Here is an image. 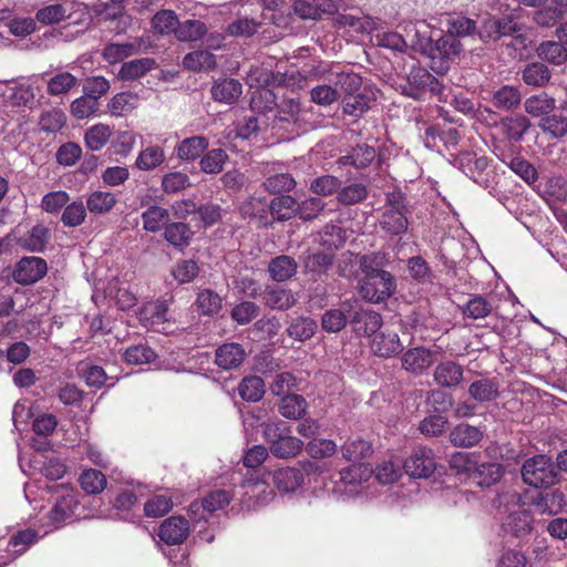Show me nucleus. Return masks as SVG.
Here are the masks:
<instances>
[{
    "instance_id": "nucleus-9",
    "label": "nucleus",
    "mask_w": 567,
    "mask_h": 567,
    "mask_svg": "<svg viewBox=\"0 0 567 567\" xmlns=\"http://www.w3.org/2000/svg\"><path fill=\"white\" fill-rule=\"evenodd\" d=\"M157 535L168 546L183 544L189 535V522L182 516H171L161 524Z\"/></svg>"
},
{
    "instance_id": "nucleus-34",
    "label": "nucleus",
    "mask_w": 567,
    "mask_h": 567,
    "mask_svg": "<svg viewBox=\"0 0 567 567\" xmlns=\"http://www.w3.org/2000/svg\"><path fill=\"white\" fill-rule=\"evenodd\" d=\"M155 68L156 62L151 58L131 60L121 65L118 78L123 81L137 80Z\"/></svg>"
},
{
    "instance_id": "nucleus-42",
    "label": "nucleus",
    "mask_w": 567,
    "mask_h": 567,
    "mask_svg": "<svg viewBox=\"0 0 567 567\" xmlns=\"http://www.w3.org/2000/svg\"><path fill=\"white\" fill-rule=\"evenodd\" d=\"M183 65L190 71H208L216 68V56L207 50H197L187 53L183 59Z\"/></svg>"
},
{
    "instance_id": "nucleus-50",
    "label": "nucleus",
    "mask_w": 567,
    "mask_h": 567,
    "mask_svg": "<svg viewBox=\"0 0 567 567\" xmlns=\"http://www.w3.org/2000/svg\"><path fill=\"white\" fill-rule=\"evenodd\" d=\"M78 84V79L70 72H60L52 76L47 84V93L60 96L69 93Z\"/></svg>"
},
{
    "instance_id": "nucleus-53",
    "label": "nucleus",
    "mask_w": 567,
    "mask_h": 567,
    "mask_svg": "<svg viewBox=\"0 0 567 567\" xmlns=\"http://www.w3.org/2000/svg\"><path fill=\"white\" fill-rule=\"evenodd\" d=\"M368 188L361 183H353L344 187H340L337 194L338 202L343 206H351L362 203L368 197Z\"/></svg>"
},
{
    "instance_id": "nucleus-54",
    "label": "nucleus",
    "mask_w": 567,
    "mask_h": 567,
    "mask_svg": "<svg viewBox=\"0 0 567 567\" xmlns=\"http://www.w3.org/2000/svg\"><path fill=\"white\" fill-rule=\"evenodd\" d=\"M565 504L564 494L559 491L540 494L535 502V507L540 514L555 515L559 513Z\"/></svg>"
},
{
    "instance_id": "nucleus-56",
    "label": "nucleus",
    "mask_w": 567,
    "mask_h": 567,
    "mask_svg": "<svg viewBox=\"0 0 567 567\" xmlns=\"http://www.w3.org/2000/svg\"><path fill=\"white\" fill-rule=\"evenodd\" d=\"M504 474L503 467L498 463H483L474 472V478L481 486H492L497 483Z\"/></svg>"
},
{
    "instance_id": "nucleus-13",
    "label": "nucleus",
    "mask_w": 567,
    "mask_h": 567,
    "mask_svg": "<svg viewBox=\"0 0 567 567\" xmlns=\"http://www.w3.org/2000/svg\"><path fill=\"white\" fill-rule=\"evenodd\" d=\"M258 3L259 12L268 14L267 22L278 27L288 28L292 23L290 8H285V0H255Z\"/></svg>"
},
{
    "instance_id": "nucleus-44",
    "label": "nucleus",
    "mask_w": 567,
    "mask_h": 567,
    "mask_svg": "<svg viewBox=\"0 0 567 567\" xmlns=\"http://www.w3.org/2000/svg\"><path fill=\"white\" fill-rule=\"evenodd\" d=\"M551 78L549 69L542 62L528 63L523 72L522 79L527 85L544 86Z\"/></svg>"
},
{
    "instance_id": "nucleus-15",
    "label": "nucleus",
    "mask_w": 567,
    "mask_h": 567,
    "mask_svg": "<svg viewBox=\"0 0 567 567\" xmlns=\"http://www.w3.org/2000/svg\"><path fill=\"white\" fill-rule=\"evenodd\" d=\"M350 323L357 333L370 337L378 333L383 320L377 311L360 309L350 313Z\"/></svg>"
},
{
    "instance_id": "nucleus-52",
    "label": "nucleus",
    "mask_w": 567,
    "mask_h": 567,
    "mask_svg": "<svg viewBox=\"0 0 567 567\" xmlns=\"http://www.w3.org/2000/svg\"><path fill=\"white\" fill-rule=\"evenodd\" d=\"M111 128L109 125L96 124L86 130L84 134V142L89 150L101 151L111 137Z\"/></svg>"
},
{
    "instance_id": "nucleus-59",
    "label": "nucleus",
    "mask_w": 567,
    "mask_h": 567,
    "mask_svg": "<svg viewBox=\"0 0 567 567\" xmlns=\"http://www.w3.org/2000/svg\"><path fill=\"white\" fill-rule=\"evenodd\" d=\"M446 28V31L456 39L473 35L477 30L476 21L464 16L451 17Z\"/></svg>"
},
{
    "instance_id": "nucleus-5",
    "label": "nucleus",
    "mask_w": 567,
    "mask_h": 567,
    "mask_svg": "<svg viewBox=\"0 0 567 567\" xmlns=\"http://www.w3.org/2000/svg\"><path fill=\"white\" fill-rule=\"evenodd\" d=\"M523 481L536 488H546L556 484L559 473L550 457L538 454L525 460L522 466Z\"/></svg>"
},
{
    "instance_id": "nucleus-62",
    "label": "nucleus",
    "mask_w": 567,
    "mask_h": 567,
    "mask_svg": "<svg viewBox=\"0 0 567 567\" xmlns=\"http://www.w3.org/2000/svg\"><path fill=\"white\" fill-rule=\"evenodd\" d=\"M162 190L165 194H176L190 186L189 176L183 172H169L162 177Z\"/></svg>"
},
{
    "instance_id": "nucleus-21",
    "label": "nucleus",
    "mask_w": 567,
    "mask_h": 567,
    "mask_svg": "<svg viewBox=\"0 0 567 567\" xmlns=\"http://www.w3.org/2000/svg\"><path fill=\"white\" fill-rule=\"evenodd\" d=\"M298 264L289 255H279L268 262V274L276 282H285L297 275Z\"/></svg>"
},
{
    "instance_id": "nucleus-6",
    "label": "nucleus",
    "mask_w": 567,
    "mask_h": 567,
    "mask_svg": "<svg viewBox=\"0 0 567 567\" xmlns=\"http://www.w3.org/2000/svg\"><path fill=\"white\" fill-rule=\"evenodd\" d=\"M403 468L411 477L427 478L436 470L435 455L431 449L417 446L404 460Z\"/></svg>"
},
{
    "instance_id": "nucleus-10",
    "label": "nucleus",
    "mask_w": 567,
    "mask_h": 567,
    "mask_svg": "<svg viewBox=\"0 0 567 567\" xmlns=\"http://www.w3.org/2000/svg\"><path fill=\"white\" fill-rule=\"evenodd\" d=\"M247 357L243 344L237 342H226L215 350V364L223 370H233L239 368Z\"/></svg>"
},
{
    "instance_id": "nucleus-40",
    "label": "nucleus",
    "mask_w": 567,
    "mask_h": 567,
    "mask_svg": "<svg viewBox=\"0 0 567 567\" xmlns=\"http://www.w3.org/2000/svg\"><path fill=\"white\" fill-rule=\"evenodd\" d=\"M239 396L247 402H258L265 394L264 380L258 375L245 377L238 384Z\"/></svg>"
},
{
    "instance_id": "nucleus-31",
    "label": "nucleus",
    "mask_w": 567,
    "mask_h": 567,
    "mask_svg": "<svg viewBox=\"0 0 567 567\" xmlns=\"http://www.w3.org/2000/svg\"><path fill=\"white\" fill-rule=\"evenodd\" d=\"M373 101L372 93L363 89L359 93L343 96L342 111L350 116L360 117L371 107Z\"/></svg>"
},
{
    "instance_id": "nucleus-51",
    "label": "nucleus",
    "mask_w": 567,
    "mask_h": 567,
    "mask_svg": "<svg viewBox=\"0 0 567 567\" xmlns=\"http://www.w3.org/2000/svg\"><path fill=\"white\" fill-rule=\"evenodd\" d=\"M228 154L223 148H213L206 152L199 162L200 169L206 174H218L224 169Z\"/></svg>"
},
{
    "instance_id": "nucleus-19",
    "label": "nucleus",
    "mask_w": 567,
    "mask_h": 567,
    "mask_svg": "<svg viewBox=\"0 0 567 567\" xmlns=\"http://www.w3.org/2000/svg\"><path fill=\"white\" fill-rule=\"evenodd\" d=\"M463 367L452 360L440 362L433 372L434 382L441 388H455L463 380Z\"/></svg>"
},
{
    "instance_id": "nucleus-33",
    "label": "nucleus",
    "mask_w": 567,
    "mask_h": 567,
    "mask_svg": "<svg viewBox=\"0 0 567 567\" xmlns=\"http://www.w3.org/2000/svg\"><path fill=\"white\" fill-rule=\"evenodd\" d=\"M208 138L202 135H195L183 140L176 147V154L179 159L195 161L203 156L208 148Z\"/></svg>"
},
{
    "instance_id": "nucleus-17",
    "label": "nucleus",
    "mask_w": 567,
    "mask_h": 567,
    "mask_svg": "<svg viewBox=\"0 0 567 567\" xmlns=\"http://www.w3.org/2000/svg\"><path fill=\"white\" fill-rule=\"evenodd\" d=\"M305 472L297 466H287L276 470L272 473V483L281 493L295 492L302 485Z\"/></svg>"
},
{
    "instance_id": "nucleus-35",
    "label": "nucleus",
    "mask_w": 567,
    "mask_h": 567,
    "mask_svg": "<svg viewBox=\"0 0 567 567\" xmlns=\"http://www.w3.org/2000/svg\"><path fill=\"white\" fill-rule=\"evenodd\" d=\"M117 204V197L112 192L94 190L86 198L87 210L94 215L110 213Z\"/></svg>"
},
{
    "instance_id": "nucleus-60",
    "label": "nucleus",
    "mask_w": 567,
    "mask_h": 567,
    "mask_svg": "<svg viewBox=\"0 0 567 567\" xmlns=\"http://www.w3.org/2000/svg\"><path fill=\"white\" fill-rule=\"evenodd\" d=\"M137 95L132 92H121L115 94L110 103L109 110L112 115L122 116L133 111L136 106Z\"/></svg>"
},
{
    "instance_id": "nucleus-64",
    "label": "nucleus",
    "mask_w": 567,
    "mask_h": 567,
    "mask_svg": "<svg viewBox=\"0 0 567 567\" xmlns=\"http://www.w3.org/2000/svg\"><path fill=\"white\" fill-rule=\"evenodd\" d=\"M350 321V315L347 316L343 309H329L321 317V327L327 332H339Z\"/></svg>"
},
{
    "instance_id": "nucleus-29",
    "label": "nucleus",
    "mask_w": 567,
    "mask_h": 567,
    "mask_svg": "<svg viewBox=\"0 0 567 567\" xmlns=\"http://www.w3.org/2000/svg\"><path fill=\"white\" fill-rule=\"evenodd\" d=\"M243 92L241 83L236 79H220L212 87V95L215 101L231 104L236 102Z\"/></svg>"
},
{
    "instance_id": "nucleus-37",
    "label": "nucleus",
    "mask_w": 567,
    "mask_h": 567,
    "mask_svg": "<svg viewBox=\"0 0 567 567\" xmlns=\"http://www.w3.org/2000/svg\"><path fill=\"white\" fill-rule=\"evenodd\" d=\"M522 101L520 91L512 85H503L493 93L492 104L499 110L509 111L519 106Z\"/></svg>"
},
{
    "instance_id": "nucleus-14",
    "label": "nucleus",
    "mask_w": 567,
    "mask_h": 567,
    "mask_svg": "<svg viewBox=\"0 0 567 567\" xmlns=\"http://www.w3.org/2000/svg\"><path fill=\"white\" fill-rule=\"evenodd\" d=\"M262 302L270 309L285 311L296 305L297 298L291 289L278 285H267L262 291Z\"/></svg>"
},
{
    "instance_id": "nucleus-1",
    "label": "nucleus",
    "mask_w": 567,
    "mask_h": 567,
    "mask_svg": "<svg viewBox=\"0 0 567 567\" xmlns=\"http://www.w3.org/2000/svg\"><path fill=\"white\" fill-rule=\"evenodd\" d=\"M384 205L378 219L381 231L389 238H402L409 230L408 196L400 188H393L384 194Z\"/></svg>"
},
{
    "instance_id": "nucleus-47",
    "label": "nucleus",
    "mask_w": 567,
    "mask_h": 567,
    "mask_svg": "<svg viewBox=\"0 0 567 567\" xmlns=\"http://www.w3.org/2000/svg\"><path fill=\"white\" fill-rule=\"evenodd\" d=\"M320 246L336 252L347 241L346 230L338 225H326L319 234Z\"/></svg>"
},
{
    "instance_id": "nucleus-26",
    "label": "nucleus",
    "mask_w": 567,
    "mask_h": 567,
    "mask_svg": "<svg viewBox=\"0 0 567 567\" xmlns=\"http://www.w3.org/2000/svg\"><path fill=\"white\" fill-rule=\"evenodd\" d=\"M298 202L290 195H279L268 204V215L276 221H287L297 216Z\"/></svg>"
},
{
    "instance_id": "nucleus-23",
    "label": "nucleus",
    "mask_w": 567,
    "mask_h": 567,
    "mask_svg": "<svg viewBox=\"0 0 567 567\" xmlns=\"http://www.w3.org/2000/svg\"><path fill=\"white\" fill-rule=\"evenodd\" d=\"M533 516L529 511L518 509L508 514L502 527L515 537H524L533 530Z\"/></svg>"
},
{
    "instance_id": "nucleus-45",
    "label": "nucleus",
    "mask_w": 567,
    "mask_h": 567,
    "mask_svg": "<svg viewBox=\"0 0 567 567\" xmlns=\"http://www.w3.org/2000/svg\"><path fill=\"white\" fill-rule=\"evenodd\" d=\"M342 456L350 462H360L373 453L370 442L362 439L348 440L341 447Z\"/></svg>"
},
{
    "instance_id": "nucleus-25",
    "label": "nucleus",
    "mask_w": 567,
    "mask_h": 567,
    "mask_svg": "<svg viewBox=\"0 0 567 567\" xmlns=\"http://www.w3.org/2000/svg\"><path fill=\"white\" fill-rule=\"evenodd\" d=\"M449 437L456 447H473L482 441L483 431L468 423H461L450 432Z\"/></svg>"
},
{
    "instance_id": "nucleus-22",
    "label": "nucleus",
    "mask_w": 567,
    "mask_h": 567,
    "mask_svg": "<svg viewBox=\"0 0 567 567\" xmlns=\"http://www.w3.org/2000/svg\"><path fill=\"white\" fill-rule=\"evenodd\" d=\"M239 214L244 219L254 223L257 227L267 226L268 219V204L262 198L250 197L241 203L239 206Z\"/></svg>"
},
{
    "instance_id": "nucleus-48",
    "label": "nucleus",
    "mask_w": 567,
    "mask_h": 567,
    "mask_svg": "<svg viewBox=\"0 0 567 567\" xmlns=\"http://www.w3.org/2000/svg\"><path fill=\"white\" fill-rule=\"evenodd\" d=\"M80 485L82 489L90 495H96L106 487V476L99 470L89 468L80 475Z\"/></svg>"
},
{
    "instance_id": "nucleus-58",
    "label": "nucleus",
    "mask_w": 567,
    "mask_h": 567,
    "mask_svg": "<svg viewBox=\"0 0 567 567\" xmlns=\"http://www.w3.org/2000/svg\"><path fill=\"white\" fill-rule=\"evenodd\" d=\"M555 107V100L546 93L533 95L525 101V111L533 116H545Z\"/></svg>"
},
{
    "instance_id": "nucleus-27",
    "label": "nucleus",
    "mask_w": 567,
    "mask_h": 567,
    "mask_svg": "<svg viewBox=\"0 0 567 567\" xmlns=\"http://www.w3.org/2000/svg\"><path fill=\"white\" fill-rule=\"evenodd\" d=\"M494 309L492 300L485 295H470L468 300L461 307L465 318L473 320L485 319Z\"/></svg>"
},
{
    "instance_id": "nucleus-55",
    "label": "nucleus",
    "mask_w": 567,
    "mask_h": 567,
    "mask_svg": "<svg viewBox=\"0 0 567 567\" xmlns=\"http://www.w3.org/2000/svg\"><path fill=\"white\" fill-rule=\"evenodd\" d=\"M537 54L555 65H560L567 60V49L560 41H546L540 43L537 48Z\"/></svg>"
},
{
    "instance_id": "nucleus-4",
    "label": "nucleus",
    "mask_w": 567,
    "mask_h": 567,
    "mask_svg": "<svg viewBox=\"0 0 567 567\" xmlns=\"http://www.w3.org/2000/svg\"><path fill=\"white\" fill-rule=\"evenodd\" d=\"M241 2L236 19L226 27V33L234 38H251L267 22L268 14L259 12L255 0H241Z\"/></svg>"
},
{
    "instance_id": "nucleus-32",
    "label": "nucleus",
    "mask_w": 567,
    "mask_h": 567,
    "mask_svg": "<svg viewBox=\"0 0 567 567\" xmlns=\"http://www.w3.org/2000/svg\"><path fill=\"white\" fill-rule=\"evenodd\" d=\"M194 236L190 226L184 221L168 223L164 227L165 240L175 248L183 249L187 247Z\"/></svg>"
},
{
    "instance_id": "nucleus-30",
    "label": "nucleus",
    "mask_w": 567,
    "mask_h": 567,
    "mask_svg": "<svg viewBox=\"0 0 567 567\" xmlns=\"http://www.w3.org/2000/svg\"><path fill=\"white\" fill-rule=\"evenodd\" d=\"M50 233L43 225L33 226L27 234L18 238V245L24 250L41 252L45 249Z\"/></svg>"
},
{
    "instance_id": "nucleus-61",
    "label": "nucleus",
    "mask_w": 567,
    "mask_h": 567,
    "mask_svg": "<svg viewBox=\"0 0 567 567\" xmlns=\"http://www.w3.org/2000/svg\"><path fill=\"white\" fill-rule=\"evenodd\" d=\"M196 306L203 315L210 316L221 309V298L212 289H203L197 293Z\"/></svg>"
},
{
    "instance_id": "nucleus-28",
    "label": "nucleus",
    "mask_w": 567,
    "mask_h": 567,
    "mask_svg": "<svg viewBox=\"0 0 567 567\" xmlns=\"http://www.w3.org/2000/svg\"><path fill=\"white\" fill-rule=\"evenodd\" d=\"M502 133L512 142H519L530 127V121L523 114H512L501 120Z\"/></svg>"
},
{
    "instance_id": "nucleus-24",
    "label": "nucleus",
    "mask_w": 567,
    "mask_h": 567,
    "mask_svg": "<svg viewBox=\"0 0 567 567\" xmlns=\"http://www.w3.org/2000/svg\"><path fill=\"white\" fill-rule=\"evenodd\" d=\"M377 152L373 146L365 143L352 147L347 155L340 156L338 164L353 166L357 169L368 167L375 158Z\"/></svg>"
},
{
    "instance_id": "nucleus-43",
    "label": "nucleus",
    "mask_w": 567,
    "mask_h": 567,
    "mask_svg": "<svg viewBox=\"0 0 567 567\" xmlns=\"http://www.w3.org/2000/svg\"><path fill=\"white\" fill-rule=\"evenodd\" d=\"M165 159L164 150L158 145H151L140 152L135 166L141 171H153L161 166Z\"/></svg>"
},
{
    "instance_id": "nucleus-46",
    "label": "nucleus",
    "mask_w": 567,
    "mask_h": 567,
    "mask_svg": "<svg viewBox=\"0 0 567 567\" xmlns=\"http://www.w3.org/2000/svg\"><path fill=\"white\" fill-rule=\"evenodd\" d=\"M207 33L206 24L200 20H186L178 22L175 29V37L183 42L200 40Z\"/></svg>"
},
{
    "instance_id": "nucleus-49",
    "label": "nucleus",
    "mask_w": 567,
    "mask_h": 567,
    "mask_svg": "<svg viewBox=\"0 0 567 567\" xmlns=\"http://www.w3.org/2000/svg\"><path fill=\"white\" fill-rule=\"evenodd\" d=\"M317 322L309 317H298L287 328V334L298 341H306L313 337Z\"/></svg>"
},
{
    "instance_id": "nucleus-41",
    "label": "nucleus",
    "mask_w": 567,
    "mask_h": 567,
    "mask_svg": "<svg viewBox=\"0 0 567 567\" xmlns=\"http://www.w3.org/2000/svg\"><path fill=\"white\" fill-rule=\"evenodd\" d=\"M307 401L300 394H288L280 400L279 413L290 420L301 419L307 411Z\"/></svg>"
},
{
    "instance_id": "nucleus-16",
    "label": "nucleus",
    "mask_w": 567,
    "mask_h": 567,
    "mask_svg": "<svg viewBox=\"0 0 567 567\" xmlns=\"http://www.w3.org/2000/svg\"><path fill=\"white\" fill-rule=\"evenodd\" d=\"M79 501L73 494H65L59 497L48 513V519L55 528L61 527L68 520H72Z\"/></svg>"
},
{
    "instance_id": "nucleus-3",
    "label": "nucleus",
    "mask_w": 567,
    "mask_h": 567,
    "mask_svg": "<svg viewBox=\"0 0 567 567\" xmlns=\"http://www.w3.org/2000/svg\"><path fill=\"white\" fill-rule=\"evenodd\" d=\"M362 271L364 276L360 280L359 291L364 300L372 303H380L394 293L396 282L391 272L363 264Z\"/></svg>"
},
{
    "instance_id": "nucleus-39",
    "label": "nucleus",
    "mask_w": 567,
    "mask_h": 567,
    "mask_svg": "<svg viewBox=\"0 0 567 567\" xmlns=\"http://www.w3.org/2000/svg\"><path fill=\"white\" fill-rule=\"evenodd\" d=\"M539 128L553 138H561L567 134V116L561 113H548L539 120Z\"/></svg>"
},
{
    "instance_id": "nucleus-20",
    "label": "nucleus",
    "mask_w": 567,
    "mask_h": 567,
    "mask_svg": "<svg viewBox=\"0 0 567 567\" xmlns=\"http://www.w3.org/2000/svg\"><path fill=\"white\" fill-rule=\"evenodd\" d=\"M408 81L414 89L420 92H430L433 95L441 96L443 93V85L433 74L425 68L414 66L411 69Z\"/></svg>"
},
{
    "instance_id": "nucleus-12",
    "label": "nucleus",
    "mask_w": 567,
    "mask_h": 567,
    "mask_svg": "<svg viewBox=\"0 0 567 567\" xmlns=\"http://www.w3.org/2000/svg\"><path fill=\"white\" fill-rule=\"evenodd\" d=\"M402 368L420 375L433 364V352L425 347L409 349L401 358Z\"/></svg>"
},
{
    "instance_id": "nucleus-36",
    "label": "nucleus",
    "mask_w": 567,
    "mask_h": 567,
    "mask_svg": "<svg viewBox=\"0 0 567 567\" xmlns=\"http://www.w3.org/2000/svg\"><path fill=\"white\" fill-rule=\"evenodd\" d=\"M169 220L168 209L151 205L146 210L142 213L143 228L148 233H157L166 225Z\"/></svg>"
},
{
    "instance_id": "nucleus-2",
    "label": "nucleus",
    "mask_w": 567,
    "mask_h": 567,
    "mask_svg": "<svg viewBox=\"0 0 567 567\" xmlns=\"http://www.w3.org/2000/svg\"><path fill=\"white\" fill-rule=\"evenodd\" d=\"M262 436L269 445L270 453L279 458L295 457L303 446L301 440L291 435L290 426L284 421L265 423Z\"/></svg>"
},
{
    "instance_id": "nucleus-7",
    "label": "nucleus",
    "mask_w": 567,
    "mask_h": 567,
    "mask_svg": "<svg viewBox=\"0 0 567 567\" xmlns=\"http://www.w3.org/2000/svg\"><path fill=\"white\" fill-rule=\"evenodd\" d=\"M47 271L48 265L43 258L35 256L23 257L17 262L12 277L16 282L28 286L42 279Z\"/></svg>"
},
{
    "instance_id": "nucleus-18",
    "label": "nucleus",
    "mask_w": 567,
    "mask_h": 567,
    "mask_svg": "<svg viewBox=\"0 0 567 567\" xmlns=\"http://www.w3.org/2000/svg\"><path fill=\"white\" fill-rule=\"evenodd\" d=\"M371 351L380 358H391L401 353L404 349L398 333L378 332L371 340Z\"/></svg>"
},
{
    "instance_id": "nucleus-63",
    "label": "nucleus",
    "mask_w": 567,
    "mask_h": 567,
    "mask_svg": "<svg viewBox=\"0 0 567 567\" xmlns=\"http://www.w3.org/2000/svg\"><path fill=\"white\" fill-rule=\"evenodd\" d=\"M262 185L270 194H281L293 189L296 181L289 173H279L267 177Z\"/></svg>"
},
{
    "instance_id": "nucleus-57",
    "label": "nucleus",
    "mask_w": 567,
    "mask_h": 567,
    "mask_svg": "<svg viewBox=\"0 0 567 567\" xmlns=\"http://www.w3.org/2000/svg\"><path fill=\"white\" fill-rule=\"evenodd\" d=\"M87 207L82 200L68 203L63 209L61 221L65 227L72 228L82 225L86 218Z\"/></svg>"
},
{
    "instance_id": "nucleus-11",
    "label": "nucleus",
    "mask_w": 567,
    "mask_h": 567,
    "mask_svg": "<svg viewBox=\"0 0 567 567\" xmlns=\"http://www.w3.org/2000/svg\"><path fill=\"white\" fill-rule=\"evenodd\" d=\"M336 261V252L324 249L308 250L302 257V266L306 272L321 277L327 275Z\"/></svg>"
},
{
    "instance_id": "nucleus-38",
    "label": "nucleus",
    "mask_w": 567,
    "mask_h": 567,
    "mask_svg": "<svg viewBox=\"0 0 567 567\" xmlns=\"http://www.w3.org/2000/svg\"><path fill=\"white\" fill-rule=\"evenodd\" d=\"M470 396L480 402H491L498 398V383L491 379H480L474 381L468 388Z\"/></svg>"
},
{
    "instance_id": "nucleus-8",
    "label": "nucleus",
    "mask_w": 567,
    "mask_h": 567,
    "mask_svg": "<svg viewBox=\"0 0 567 567\" xmlns=\"http://www.w3.org/2000/svg\"><path fill=\"white\" fill-rule=\"evenodd\" d=\"M462 43L446 31L435 43V51L439 53L440 59L436 62L435 56H432L431 69L436 73L444 74L450 65L449 60L458 56L462 51Z\"/></svg>"
}]
</instances>
